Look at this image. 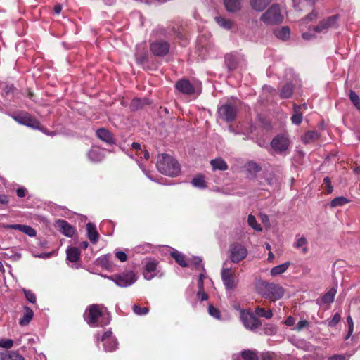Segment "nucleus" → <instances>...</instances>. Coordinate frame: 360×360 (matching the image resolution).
Instances as JSON below:
<instances>
[{"label": "nucleus", "mask_w": 360, "mask_h": 360, "mask_svg": "<svg viewBox=\"0 0 360 360\" xmlns=\"http://www.w3.org/2000/svg\"><path fill=\"white\" fill-rule=\"evenodd\" d=\"M156 167L161 174L169 177H176L181 172L179 163L168 154L158 155Z\"/></svg>", "instance_id": "nucleus-1"}, {"label": "nucleus", "mask_w": 360, "mask_h": 360, "mask_svg": "<svg viewBox=\"0 0 360 360\" xmlns=\"http://www.w3.org/2000/svg\"><path fill=\"white\" fill-rule=\"evenodd\" d=\"M103 309V307L100 304L88 306L84 314V319L89 326H95L98 323V326H103L110 323L108 319L105 320Z\"/></svg>", "instance_id": "nucleus-2"}, {"label": "nucleus", "mask_w": 360, "mask_h": 360, "mask_svg": "<svg viewBox=\"0 0 360 360\" xmlns=\"http://www.w3.org/2000/svg\"><path fill=\"white\" fill-rule=\"evenodd\" d=\"M258 290L264 297L274 302L282 298L285 292L284 288L281 285L265 281H262L259 283Z\"/></svg>", "instance_id": "nucleus-3"}, {"label": "nucleus", "mask_w": 360, "mask_h": 360, "mask_svg": "<svg viewBox=\"0 0 360 360\" xmlns=\"http://www.w3.org/2000/svg\"><path fill=\"white\" fill-rule=\"evenodd\" d=\"M260 20L266 25L281 23L283 20V16L281 14L280 6L278 4H273L262 15Z\"/></svg>", "instance_id": "nucleus-4"}, {"label": "nucleus", "mask_w": 360, "mask_h": 360, "mask_svg": "<svg viewBox=\"0 0 360 360\" xmlns=\"http://www.w3.org/2000/svg\"><path fill=\"white\" fill-rule=\"evenodd\" d=\"M109 278L122 288L130 286L136 281L134 272L131 270L112 275Z\"/></svg>", "instance_id": "nucleus-5"}, {"label": "nucleus", "mask_w": 360, "mask_h": 360, "mask_svg": "<svg viewBox=\"0 0 360 360\" xmlns=\"http://www.w3.org/2000/svg\"><path fill=\"white\" fill-rule=\"evenodd\" d=\"M248 255L247 248L241 243H233L229 246V258L233 263H238Z\"/></svg>", "instance_id": "nucleus-6"}, {"label": "nucleus", "mask_w": 360, "mask_h": 360, "mask_svg": "<svg viewBox=\"0 0 360 360\" xmlns=\"http://www.w3.org/2000/svg\"><path fill=\"white\" fill-rule=\"evenodd\" d=\"M240 319L245 328L250 330H255L262 326V321L256 315L250 311L242 310L240 311Z\"/></svg>", "instance_id": "nucleus-7"}, {"label": "nucleus", "mask_w": 360, "mask_h": 360, "mask_svg": "<svg viewBox=\"0 0 360 360\" xmlns=\"http://www.w3.org/2000/svg\"><path fill=\"white\" fill-rule=\"evenodd\" d=\"M218 114L221 120L227 122H232L236 117L237 108L231 103H225L219 108Z\"/></svg>", "instance_id": "nucleus-8"}, {"label": "nucleus", "mask_w": 360, "mask_h": 360, "mask_svg": "<svg viewBox=\"0 0 360 360\" xmlns=\"http://www.w3.org/2000/svg\"><path fill=\"white\" fill-rule=\"evenodd\" d=\"M96 339L98 342H103L104 349L106 352H110L117 348V342L110 330L105 332L101 337L98 335Z\"/></svg>", "instance_id": "nucleus-9"}, {"label": "nucleus", "mask_w": 360, "mask_h": 360, "mask_svg": "<svg viewBox=\"0 0 360 360\" xmlns=\"http://www.w3.org/2000/svg\"><path fill=\"white\" fill-rule=\"evenodd\" d=\"M289 145L290 140L284 135L274 137L271 142V146L274 150L280 154L285 153L288 149Z\"/></svg>", "instance_id": "nucleus-10"}, {"label": "nucleus", "mask_w": 360, "mask_h": 360, "mask_svg": "<svg viewBox=\"0 0 360 360\" xmlns=\"http://www.w3.org/2000/svg\"><path fill=\"white\" fill-rule=\"evenodd\" d=\"M337 20V15L330 16L320 21L317 25L314 26L313 30L317 33H326L330 28L335 27Z\"/></svg>", "instance_id": "nucleus-11"}, {"label": "nucleus", "mask_w": 360, "mask_h": 360, "mask_svg": "<svg viewBox=\"0 0 360 360\" xmlns=\"http://www.w3.org/2000/svg\"><path fill=\"white\" fill-rule=\"evenodd\" d=\"M169 43L163 41H156L150 44L152 53L158 56H165L169 52Z\"/></svg>", "instance_id": "nucleus-12"}, {"label": "nucleus", "mask_w": 360, "mask_h": 360, "mask_svg": "<svg viewBox=\"0 0 360 360\" xmlns=\"http://www.w3.org/2000/svg\"><path fill=\"white\" fill-rule=\"evenodd\" d=\"M56 227L58 231L67 237H72L75 232V228L64 219H58Z\"/></svg>", "instance_id": "nucleus-13"}, {"label": "nucleus", "mask_w": 360, "mask_h": 360, "mask_svg": "<svg viewBox=\"0 0 360 360\" xmlns=\"http://www.w3.org/2000/svg\"><path fill=\"white\" fill-rule=\"evenodd\" d=\"M221 279L226 289L235 288L234 272L231 268H224L221 270Z\"/></svg>", "instance_id": "nucleus-14"}, {"label": "nucleus", "mask_w": 360, "mask_h": 360, "mask_svg": "<svg viewBox=\"0 0 360 360\" xmlns=\"http://www.w3.org/2000/svg\"><path fill=\"white\" fill-rule=\"evenodd\" d=\"M175 87L179 92L184 94L191 95L195 93L194 86L189 80L186 79H181L177 81Z\"/></svg>", "instance_id": "nucleus-15"}, {"label": "nucleus", "mask_w": 360, "mask_h": 360, "mask_svg": "<svg viewBox=\"0 0 360 360\" xmlns=\"http://www.w3.org/2000/svg\"><path fill=\"white\" fill-rule=\"evenodd\" d=\"M15 120L18 123L30 127L33 129H37L39 127V122L29 115L15 117Z\"/></svg>", "instance_id": "nucleus-16"}, {"label": "nucleus", "mask_w": 360, "mask_h": 360, "mask_svg": "<svg viewBox=\"0 0 360 360\" xmlns=\"http://www.w3.org/2000/svg\"><path fill=\"white\" fill-rule=\"evenodd\" d=\"M158 263L155 260L148 261L144 266L143 276L146 280H151L155 276V271Z\"/></svg>", "instance_id": "nucleus-17"}, {"label": "nucleus", "mask_w": 360, "mask_h": 360, "mask_svg": "<svg viewBox=\"0 0 360 360\" xmlns=\"http://www.w3.org/2000/svg\"><path fill=\"white\" fill-rule=\"evenodd\" d=\"M87 237L93 244H96L99 239V233L94 224L89 222L86 225Z\"/></svg>", "instance_id": "nucleus-18"}, {"label": "nucleus", "mask_w": 360, "mask_h": 360, "mask_svg": "<svg viewBox=\"0 0 360 360\" xmlns=\"http://www.w3.org/2000/svg\"><path fill=\"white\" fill-rule=\"evenodd\" d=\"M0 360H25L18 351H5L0 352Z\"/></svg>", "instance_id": "nucleus-19"}, {"label": "nucleus", "mask_w": 360, "mask_h": 360, "mask_svg": "<svg viewBox=\"0 0 360 360\" xmlns=\"http://www.w3.org/2000/svg\"><path fill=\"white\" fill-rule=\"evenodd\" d=\"M240 58L238 56L233 53H228L225 56V64L229 70H235L239 63Z\"/></svg>", "instance_id": "nucleus-20"}, {"label": "nucleus", "mask_w": 360, "mask_h": 360, "mask_svg": "<svg viewBox=\"0 0 360 360\" xmlns=\"http://www.w3.org/2000/svg\"><path fill=\"white\" fill-rule=\"evenodd\" d=\"M170 255L181 266L187 267L188 266L186 256L179 251L173 250L171 252Z\"/></svg>", "instance_id": "nucleus-21"}, {"label": "nucleus", "mask_w": 360, "mask_h": 360, "mask_svg": "<svg viewBox=\"0 0 360 360\" xmlns=\"http://www.w3.org/2000/svg\"><path fill=\"white\" fill-rule=\"evenodd\" d=\"M96 135L101 140H102L108 143H114V139H113L112 134H110V132L108 130H107L104 128L98 129L96 131Z\"/></svg>", "instance_id": "nucleus-22"}, {"label": "nucleus", "mask_w": 360, "mask_h": 360, "mask_svg": "<svg viewBox=\"0 0 360 360\" xmlns=\"http://www.w3.org/2000/svg\"><path fill=\"white\" fill-rule=\"evenodd\" d=\"M210 165L213 170L225 171L228 169V165L221 158H217L210 161Z\"/></svg>", "instance_id": "nucleus-23"}, {"label": "nucleus", "mask_w": 360, "mask_h": 360, "mask_svg": "<svg viewBox=\"0 0 360 360\" xmlns=\"http://www.w3.org/2000/svg\"><path fill=\"white\" fill-rule=\"evenodd\" d=\"M80 251L77 248L72 247L67 250V259L71 262H77L80 259Z\"/></svg>", "instance_id": "nucleus-24"}, {"label": "nucleus", "mask_w": 360, "mask_h": 360, "mask_svg": "<svg viewBox=\"0 0 360 360\" xmlns=\"http://www.w3.org/2000/svg\"><path fill=\"white\" fill-rule=\"evenodd\" d=\"M151 102L148 98H134L130 104L132 110H137L146 105H150Z\"/></svg>", "instance_id": "nucleus-25"}, {"label": "nucleus", "mask_w": 360, "mask_h": 360, "mask_svg": "<svg viewBox=\"0 0 360 360\" xmlns=\"http://www.w3.org/2000/svg\"><path fill=\"white\" fill-rule=\"evenodd\" d=\"M25 313L23 317L20 319L19 323L20 326H26L27 325L33 318L34 312L33 311L27 306L24 307Z\"/></svg>", "instance_id": "nucleus-26"}, {"label": "nucleus", "mask_w": 360, "mask_h": 360, "mask_svg": "<svg viewBox=\"0 0 360 360\" xmlns=\"http://www.w3.org/2000/svg\"><path fill=\"white\" fill-rule=\"evenodd\" d=\"M272 0H250L252 8L257 11H263Z\"/></svg>", "instance_id": "nucleus-27"}, {"label": "nucleus", "mask_w": 360, "mask_h": 360, "mask_svg": "<svg viewBox=\"0 0 360 360\" xmlns=\"http://www.w3.org/2000/svg\"><path fill=\"white\" fill-rule=\"evenodd\" d=\"M274 34L277 38L282 39L283 41H285L288 39H289V37H290V30L289 27L284 26L280 29L275 30Z\"/></svg>", "instance_id": "nucleus-28"}, {"label": "nucleus", "mask_w": 360, "mask_h": 360, "mask_svg": "<svg viewBox=\"0 0 360 360\" xmlns=\"http://www.w3.org/2000/svg\"><path fill=\"white\" fill-rule=\"evenodd\" d=\"M224 3L229 12H236L240 9V0H224Z\"/></svg>", "instance_id": "nucleus-29"}, {"label": "nucleus", "mask_w": 360, "mask_h": 360, "mask_svg": "<svg viewBox=\"0 0 360 360\" xmlns=\"http://www.w3.org/2000/svg\"><path fill=\"white\" fill-rule=\"evenodd\" d=\"M290 265V262H286L282 264L273 267L271 271L270 274L272 276H278L287 271V269L289 268Z\"/></svg>", "instance_id": "nucleus-30"}, {"label": "nucleus", "mask_w": 360, "mask_h": 360, "mask_svg": "<svg viewBox=\"0 0 360 360\" xmlns=\"http://www.w3.org/2000/svg\"><path fill=\"white\" fill-rule=\"evenodd\" d=\"M319 134L316 131H309L302 136V141L304 143H310L317 140Z\"/></svg>", "instance_id": "nucleus-31"}, {"label": "nucleus", "mask_w": 360, "mask_h": 360, "mask_svg": "<svg viewBox=\"0 0 360 360\" xmlns=\"http://www.w3.org/2000/svg\"><path fill=\"white\" fill-rule=\"evenodd\" d=\"M88 157L92 162H101L104 158L103 153L97 148L91 149L88 153Z\"/></svg>", "instance_id": "nucleus-32"}, {"label": "nucleus", "mask_w": 360, "mask_h": 360, "mask_svg": "<svg viewBox=\"0 0 360 360\" xmlns=\"http://www.w3.org/2000/svg\"><path fill=\"white\" fill-rule=\"evenodd\" d=\"M214 20L220 27L224 29L230 30L233 27V22L231 20L226 19L222 16H216Z\"/></svg>", "instance_id": "nucleus-33"}, {"label": "nucleus", "mask_w": 360, "mask_h": 360, "mask_svg": "<svg viewBox=\"0 0 360 360\" xmlns=\"http://www.w3.org/2000/svg\"><path fill=\"white\" fill-rule=\"evenodd\" d=\"M296 238L297 239L294 244V247L295 248H300L303 247L302 253L306 254L308 251V249L306 247V245L307 244V238L304 236L299 237V235H297Z\"/></svg>", "instance_id": "nucleus-34"}, {"label": "nucleus", "mask_w": 360, "mask_h": 360, "mask_svg": "<svg viewBox=\"0 0 360 360\" xmlns=\"http://www.w3.org/2000/svg\"><path fill=\"white\" fill-rule=\"evenodd\" d=\"M349 202V200L344 196H339L333 198L330 203V206L332 208L337 207H341L344 205L348 203Z\"/></svg>", "instance_id": "nucleus-35"}, {"label": "nucleus", "mask_w": 360, "mask_h": 360, "mask_svg": "<svg viewBox=\"0 0 360 360\" xmlns=\"http://www.w3.org/2000/svg\"><path fill=\"white\" fill-rule=\"evenodd\" d=\"M294 89V86L291 83L285 84L281 91V96L283 98H288L291 96Z\"/></svg>", "instance_id": "nucleus-36"}, {"label": "nucleus", "mask_w": 360, "mask_h": 360, "mask_svg": "<svg viewBox=\"0 0 360 360\" xmlns=\"http://www.w3.org/2000/svg\"><path fill=\"white\" fill-rule=\"evenodd\" d=\"M255 312L256 316L264 317L268 319H271L273 316V313L271 309L266 310L264 308H262L259 307H257L255 309Z\"/></svg>", "instance_id": "nucleus-37"}, {"label": "nucleus", "mask_w": 360, "mask_h": 360, "mask_svg": "<svg viewBox=\"0 0 360 360\" xmlns=\"http://www.w3.org/2000/svg\"><path fill=\"white\" fill-rule=\"evenodd\" d=\"M336 290L335 288H331L328 292H326L322 297V301L325 304L332 303L334 301V297L336 294Z\"/></svg>", "instance_id": "nucleus-38"}, {"label": "nucleus", "mask_w": 360, "mask_h": 360, "mask_svg": "<svg viewBox=\"0 0 360 360\" xmlns=\"http://www.w3.org/2000/svg\"><path fill=\"white\" fill-rule=\"evenodd\" d=\"M241 356L243 360H257V354L252 350H244L241 352Z\"/></svg>", "instance_id": "nucleus-39"}, {"label": "nucleus", "mask_w": 360, "mask_h": 360, "mask_svg": "<svg viewBox=\"0 0 360 360\" xmlns=\"http://www.w3.org/2000/svg\"><path fill=\"white\" fill-rule=\"evenodd\" d=\"M246 170L250 174H254L259 172L261 170V167L256 162H250L246 165Z\"/></svg>", "instance_id": "nucleus-40"}, {"label": "nucleus", "mask_w": 360, "mask_h": 360, "mask_svg": "<svg viewBox=\"0 0 360 360\" xmlns=\"http://www.w3.org/2000/svg\"><path fill=\"white\" fill-rule=\"evenodd\" d=\"M109 257L108 255L100 257L97 260L98 264L103 268L109 269L111 266Z\"/></svg>", "instance_id": "nucleus-41"}, {"label": "nucleus", "mask_w": 360, "mask_h": 360, "mask_svg": "<svg viewBox=\"0 0 360 360\" xmlns=\"http://www.w3.org/2000/svg\"><path fill=\"white\" fill-rule=\"evenodd\" d=\"M248 222L249 226L255 230L257 231H261L262 230V226L257 224L256 218L253 215L250 214L248 216Z\"/></svg>", "instance_id": "nucleus-42"}, {"label": "nucleus", "mask_w": 360, "mask_h": 360, "mask_svg": "<svg viewBox=\"0 0 360 360\" xmlns=\"http://www.w3.org/2000/svg\"><path fill=\"white\" fill-rule=\"evenodd\" d=\"M349 99L354 104V105L358 109L360 110V98L359 96L353 91H349Z\"/></svg>", "instance_id": "nucleus-43"}, {"label": "nucleus", "mask_w": 360, "mask_h": 360, "mask_svg": "<svg viewBox=\"0 0 360 360\" xmlns=\"http://www.w3.org/2000/svg\"><path fill=\"white\" fill-rule=\"evenodd\" d=\"M133 311L137 315H145L149 312L148 307H141L139 305L134 304L133 306Z\"/></svg>", "instance_id": "nucleus-44"}, {"label": "nucleus", "mask_w": 360, "mask_h": 360, "mask_svg": "<svg viewBox=\"0 0 360 360\" xmlns=\"http://www.w3.org/2000/svg\"><path fill=\"white\" fill-rule=\"evenodd\" d=\"M23 292L27 301L32 304L36 303V295L32 290L24 289Z\"/></svg>", "instance_id": "nucleus-45"}, {"label": "nucleus", "mask_w": 360, "mask_h": 360, "mask_svg": "<svg viewBox=\"0 0 360 360\" xmlns=\"http://www.w3.org/2000/svg\"><path fill=\"white\" fill-rule=\"evenodd\" d=\"M317 17H318V13L315 11H313L309 14H308L305 18L302 19L301 22L307 23L308 22L314 21L317 18Z\"/></svg>", "instance_id": "nucleus-46"}, {"label": "nucleus", "mask_w": 360, "mask_h": 360, "mask_svg": "<svg viewBox=\"0 0 360 360\" xmlns=\"http://www.w3.org/2000/svg\"><path fill=\"white\" fill-rule=\"evenodd\" d=\"M341 320V316L339 313H335L331 320L328 321V326L329 327H335L337 324Z\"/></svg>", "instance_id": "nucleus-47"}, {"label": "nucleus", "mask_w": 360, "mask_h": 360, "mask_svg": "<svg viewBox=\"0 0 360 360\" xmlns=\"http://www.w3.org/2000/svg\"><path fill=\"white\" fill-rule=\"evenodd\" d=\"M13 346V340L11 339L0 340V347L5 349H11Z\"/></svg>", "instance_id": "nucleus-48"}, {"label": "nucleus", "mask_w": 360, "mask_h": 360, "mask_svg": "<svg viewBox=\"0 0 360 360\" xmlns=\"http://www.w3.org/2000/svg\"><path fill=\"white\" fill-rule=\"evenodd\" d=\"M347 324H348V333L345 337V340H347L352 335L354 330V322L350 316H349L347 319Z\"/></svg>", "instance_id": "nucleus-49"}, {"label": "nucleus", "mask_w": 360, "mask_h": 360, "mask_svg": "<svg viewBox=\"0 0 360 360\" xmlns=\"http://www.w3.org/2000/svg\"><path fill=\"white\" fill-rule=\"evenodd\" d=\"M208 311H209V314L216 318V319H219L220 317V311L218 309H217L216 307H214L213 305L210 304L208 307Z\"/></svg>", "instance_id": "nucleus-50"}, {"label": "nucleus", "mask_w": 360, "mask_h": 360, "mask_svg": "<svg viewBox=\"0 0 360 360\" xmlns=\"http://www.w3.org/2000/svg\"><path fill=\"white\" fill-rule=\"evenodd\" d=\"M22 233L27 234L30 237H34L37 234V231H35V229L27 225H25L22 230Z\"/></svg>", "instance_id": "nucleus-51"}, {"label": "nucleus", "mask_w": 360, "mask_h": 360, "mask_svg": "<svg viewBox=\"0 0 360 360\" xmlns=\"http://www.w3.org/2000/svg\"><path fill=\"white\" fill-rule=\"evenodd\" d=\"M291 120L295 124H300L302 121V113H294L291 117Z\"/></svg>", "instance_id": "nucleus-52"}, {"label": "nucleus", "mask_w": 360, "mask_h": 360, "mask_svg": "<svg viewBox=\"0 0 360 360\" xmlns=\"http://www.w3.org/2000/svg\"><path fill=\"white\" fill-rule=\"evenodd\" d=\"M115 257L122 262H126L127 260V254L121 250L115 252Z\"/></svg>", "instance_id": "nucleus-53"}, {"label": "nucleus", "mask_w": 360, "mask_h": 360, "mask_svg": "<svg viewBox=\"0 0 360 360\" xmlns=\"http://www.w3.org/2000/svg\"><path fill=\"white\" fill-rule=\"evenodd\" d=\"M331 181H324L321 187L326 191V193H331L333 190V186L331 185Z\"/></svg>", "instance_id": "nucleus-54"}, {"label": "nucleus", "mask_w": 360, "mask_h": 360, "mask_svg": "<svg viewBox=\"0 0 360 360\" xmlns=\"http://www.w3.org/2000/svg\"><path fill=\"white\" fill-rule=\"evenodd\" d=\"M197 297L202 302L205 301V300H207L208 299V295H207V292H205L204 291V289L203 290H199L198 289V291L197 292Z\"/></svg>", "instance_id": "nucleus-55"}, {"label": "nucleus", "mask_w": 360, "mask_h": 360, "mask_svg": "<svg viewBox=\"0 0 360 360\" xmlns=\"http://www.w3.org/2000/svg\"><path fill=\"white\" fill-rule=\"evenodd\" d=\"M24 226H25V225H23V224H9V225H6L5 226V228L7 229L18 230V231L22 232Z\"/></svg>", "instance_id": "nucleus-56"}, {"label": "nucleus", "mask_w": 360, "mask_h": 360, "mask_svg": "<svg viewBox=\"0 0 360 360\" xmlns=\"http://www.w3.org/2000/svg\"><path fill=\"white\" fill-rule=\"evenodd\" d=\"M205 278V275L204 274H200L198 279V288L199 290L204 289V278Z\"/></svg>", "instance_id": "nucleus-57"}, {"label": "nucleus", "mask_w": 360, "mask_h": 360, "mask_svg": "<svg viewBox=\"0 0 360 360\" xmlns=\"http://www.w3.org/2000/svg\"><path fill=\"white\" fill-rule=\"evenodd\" d=\"M10 201L8 195L5 194L0 195V205H6Z\"/></svg>", "instance_id": "nucleus-58"}, {"label": "nucleus", "mask_w": 360, "mask_h": 360, "mask_svg": "<svg viewBox=\"0 0 360 360\" xmlns=\"http://www.w3.org/2000/svg\"><path fill=\"white\" fill-rule=\"evenodd\" d=\"M309 325V322L306 320H302V321H300L297 324V326H296V328L297 330H301L302 329H303L304 327H307Z\"/></svg>", "instance_id": "nucleus-59"}, {"label": "nucleus", "mask_w": 360, "mask_h": 360, "mask_svg": "<svg viewBox=\"0 0 360 360\" xmlns=\"http://www.w3.org/2000/svg\"><path fill=\"white\" fill-rule=\"evenodd\" d=\"M193 186L198 188H204L207 186L206 181H191Z\"/></svg>", "instance_id": "nucleus-60"}, {"label": "nucleus", "mask_w": 360, "mask_h": 360, "mask_svg": "<svg viewBox=\"0 0 360 360\" xmlns=\"http://www.w3.org/2000/svg\"><path fill=\"white\" fill-rule=\"evenodd\" d=\"M27 193V190L25 188H19L16 190V194L20 198H23L25 196Z\"/></svg>", "instance_id": "nucleus-61"}, {"label": "nucleus", "mask_w": 360, "mask_h": 360, "mask_svg": "<svg viewBox=\"0 0 360 360\" xmlns=\"http://www.w3.org/2000/svg\"><path fill=\"white\" fill-rule=\"evenodd\" d=\"M302 38L305 40H311L316 38V36L314 34L310 32H304L302 33Z\"/></svg>", "instance_id": "nucleus-62"}, {"label": "nucleus", "mask_w": 360, "mask_h": 360, "mask_svg": "<svg viewBox=\"0 0 360 360\" xmlns=\"http://www.w3.org/2000/svg\"><path fill=\"white\" fill-rule=\"evenodd\" d=\"M285 323L288 326H294V324L295 323V319L291 316H288L285 321Z\"/></svg>", "instance_id": "nucleus-63"}, {"label": "nucleus", "mask_w": 360, "mask_h": 360, "mask_svg": "<svg viewBox=\"0 0 360 360\" xmlns=\"http://www.w3.org/2000/svg\"><path fill=\"white\" fill-rule=\"evenodd\" d=\"M328 360H346V358L342 354H335L329 357Z\"/></svg>", "instance_id": "nucleus-64"}]
</instances>
